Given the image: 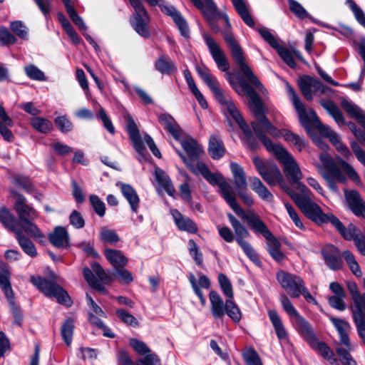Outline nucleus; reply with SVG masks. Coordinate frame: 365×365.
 Instances as JSON below:
<instances>
[{
  "instance_id": "1",
  "label": "nucleus",
  "mask_w": 365,
  "mask_h": 365,
  "mask_svg": "<svg viewBox=\"0 0 365 365\" xmlns=\"http://www.w3.org/2000/svg\"><path fill=\"white\" fill-rule=\"evenodd\" d=\"M319 160L321 164H317L316 167L332 191H337L336 182H346L344 174L356 183L360 182L354 168L341 158H336L334 161L329 154L323 153L319 155Z\"/></svg>"
},
{
  "instance_id": "2",
  "label": "nucleus",
  "mask_w": 365,
  "mask_h": 365,
  "mask_svg": "<svg viewBox=\"0 0 365 365\" xmlns=\"http://www.w3.org/2000/svg\"><path fill=\"white\" fill-rule=\"evenodd\" d=\"M255 134L263 143L267 150L273 153L282 165L284 175L289 181L294 184V182L300 180L302 173L294 158L279 144H275L266 138L259 130L256 124H253Z\"/></svg>"
},
{
  "instance_id": "3",
  "label": "nucleus",
  "mask_w": 365,
  "mask_h": 365,
  "mask_svg": "<svg viewBox=\"0 0 365 365\" xmlns=\"http://www.w3.org/2000/svg\"><path fill=\"white\" fill-rule=\"evenodd\" d=\"M176 152L193 173H200L211 185L218 186L220 194L230 207L237 202L236 193L232 186L220 173H211L207 166L201 161H197L196 165H192L179 150H176Z\"/></svg>"
},
{
  "instance_id": "4",
  "label": "nucleus",
  "mask_w": 365,
  "mask_h": 365,
  "mask_svg": "<svg viewBox=\"0 0 365 365\" xmlns=\"http://www.w3.org/2000/svg\"><path fill=\"white\" fill-rule=\"evenodd\" d=\"M242 87L243 91L247 92V96L249 98L251 109L258 120V122H252V127L253 130L255 131L253 124H256L259 130L266 138L267 137L264 133V129L274 138L281 137L282 134V130H280L277 129L266 118L264 113L262 103L257 92L251 86H249L244 82L242 83Z\"/></svg>"
},
{
  "instance_id": "5",
  "label": "nucleus",
  "mask_w": 365,
  "mask_h": 365,
  "mask_svg": "<svg viewBox=\"0 0 365 365\" xmlns=\"http://www.w3.org/2000/svg\"><path fill=\"white\" fill-rule=\"evenodd\" d=\"M222 35L242 73L250 83L260 89L262 84L255 76L250 67L245 63L242 50L235 38L232 33L230 31H224Z\"/></svg>"
},
{
  "instance_id": "6",
  "label": "nucleus",
  "mask_w": 365,
  "mask_h": 365,
  "mask_svg": "<svg viewBox=\"0 0 365 365\" xmlns=\"http://www.w3.org/2000/svg\"><path fill=\"white\" fill-rule=\"evenodd\" d=\"M287 93L297 112L302 125L304 127H307L311 120H316V126L319 132L322 135L329 138V135H331V134L334 132V130H332L329 126L325 125L319 122L314 110H310L309 112L306 110L304 104L302 103L299 96L290 86H287Z\"/></svg>"
},
{
  "instance_id": "7",
  "label": "nucleus",
  "mask_w": 365,
  "mask_h": 365,
  "mask_svg": "<svg viewBox=\"0 0 365 365\" xmlns=\"http://www.w3.org/2000/svg\"><path fill=\"white\" fill-rule=\"evenodd\" d=\"M257 31L262 38L274 49L276 50L280 58L286 63L289 67L295 68L296 63L293 57V54L300 60H302V57L300 52L293 48L290 51L287 48L279 44L277 38L274 34L266 27L258 28Z\"/></svg>"
},
{
  "instance_id": "8",
  "label": "nucleus",
  "mask_w": 365,
  "mask_h": 365,
  "mask_svg": "<svg viewBox=\"0 0 365 365\" xmlns=\"http://www.w3.org/2000/svg\"><path fill=\"white\" fill-rule=\"evenodd\" d=\"M31 282L46 296L54 297L58 302L67 307L71 306V301L68 293L56 283L40 277H31Z\"/></svg>"
},
{
  "instance_id": "9",
  "label": "nucleus",
  "mask_w": 365,
  "mask_h": 365,
  "mask_svg": "<svg viewBox=\"0 0 365 365\" xmlns=\"http://www.w3.org/2000/svg\"><path fill=\"white\" fill-rule=\"evenodd\" d=\"M287 193L295 202L302 212L310 220L321 225L325 215L320 207L311 200L310 197H299L291 188H286Z\"/></svg>"
},
{
  "instance_id": "10",
  "label": "nucleus",
  "mask_w": 365,
  "mask_h": 365,
  "mask_svg": "<svg viewBox=\"0 0 365 365\" xmlns=\"http://www.w3.org/2000/svg\"><path fill=\"white\" fill-rule=\"evenodd\" d=\"M253 163L262 179L269 185L274 186L279 184L284 187V180L278 167L272 162H264L259 157H254Z\"/></svg>"
},
{
  "instance_id": "11",
  "label": "nucleus",
  "mask_w": 365,
  "mask_h": 365,
  "mask_svg": "<svg viewBox=\"0 0 365 365\" xmlns=\"http://www.w3.org/2000/svg\"><path fill=\"white\" fill-rule=\"evenodd\" d=\"M11 274L8 269L0 267V287L9 302L11 312L14 318V323L20 326L23 316L20 307L16 304L14 294L11 282Z\"/></svg>"
},
{
  "instance_id": "12",
  "label": "nucleus",
  "mask_w": 365,
  "mask_h": 365,
  "mask_svg": "<svg viewBox=\"0 0 365 365\" xmlns=\"http://www.w3.org/2000/svg\"><path fill=\"white\" fill-rule=\"evenodd\" d=\"M135 11V14L131 17L130 23L135 31L143 37L149 36L147 28L148 15L140 0H129ZM151 5L158 4L161 0H146Z\"/></svg>"
},
{
  "instance_id": "13",
  "label": "nucleus",
  "mask_w": 365,
  "mask_h": 365,
  "mask_svg": "<svg viewBox=\"0 0 365 365\" xmlns=\"http://www.w3.org/2000/svg\"><path fill=\"white\" fill-rule=\"evenodd\" d=\"M231 208L239 217L247 222L254 232L261 234L266 240L272 237L273 235L269 230L267 225L255 212L250 210L247 212L244 211L237 202Z\"/></svg>"
},
{
  "instance_id": "14",
  "label": "nucleus",
  "mask_w": 365,
  "mask_h": 365,
  "mask_svg": "<svg viewBox=\"0 0 365 365\" xmlns=\"http://www.w3.org/2000/svg\"><path fill=\"white\" fill-rule=\"evenodd\" d=\"M276 277L279 284L290 297L297 298L301 295L305 284L299 276L280 270Z\"/></svg>"
},
{
  "instance_id": "15",
  "label": "nucleus",
  "mask_w": 365,
  "mask_h": 365,
  "mask_svg": "<svg viewBox=\"0 0 365 365\" xmlns=\"http://www.w3.org/2000/svg\"><path fill=\"white\" fill-rule=\"evenodd\" d=\"M215 97L221 105L225 115L230 116L238 124L242 131L248 133V125L240 113L232 98L225 95L222 91L216 94Z\"/></svg>"
},
{
  "instance_id": "16",
  "label": "nucleus",
  "mask_w": 365,
  "mask_h": 365,
  "mask_svg": "<svg viewBox=\"0 0 365 365\" xmlns=\"http://www.w3.org/2000/svg\"><path fill=\"white\" fill-rule=\"evenodd\" d=\"M203 39L218 68L222 71H227L230 68V65L223 51L209 34H204Z\"/></svg>"
},
{
  "instance_id": "17",
  "label": "nucleus",
  "mask_w": 365,
  "mask_h": 365,
  "mask_svg": "<svg viewBox=\"0 0 365 365\" xmlns=\"http://www.w3.org/2000/svg\"><path fill=\"white\" fill-rule=\"evenodd\" d=\"M322 255L325 264L332 270L340 269L343 265L342 254L339 250L332 245H327L322 250Z\"/></svg>"
},
{
  "instance_id": "18",
  "label": "nucleus",
  "mask_w": 365,
  "mask_h": 365,
  "mask_svg": "<svg viewBox=\"0 0 365 365\" xmlns=\"http://www.w3.org/2000/svg\"><path fill=\"white\" fill-rule=\"evenodd\" d=\"M179 141L186 152L187 158L181 151L180 152L192 165H196V163L198 161L197 158L203 153L202 147L191 137H186L183 139L180 138Z\"/></svg>"
},
{
  "instance_id": "19",
  "label": "nucleus",
  "mask_w": 365,
  "mask_h": 365,
  "mask_svg": "<svg viewBox=\"0 0 365 365\" xmlns=\"http://www.w3.org/2000/svg\"><path fill=\"white\" fill-rule=\"evenodd\" d=\"M14 209L21 222L27 220H34L38 217L36 210L26 203V198L23 195H19L17 196L14 204Z\"/></svg>"
},
{
  "instance_id": "20",
  "label": "nucleus",
  "mask_w": 365,
  "mask_h": 365,
  "mask_svg": "<svg viewBox=\"0 0 365 365\" xmlns=\"http://www.w3.org/2000/svg\"><path fill=\"white\" fill-rule=\"evenodd\" d=\"M329 320L331 322L339 334L341 344L345 346V347L350 348L351 341L349 334L351 330V327L349 322L345 319L334 317H329Z\"/></svg>"
},
{
  "instance_id": "21",
  "label": "nucleus",
  "mask_w": 365,
  "mask_h": 365,
  "mask_svg": "<svg viewBox=\"0 0 365 365\" xmlns=\"http://www.w3.org/2000/svg\"><path fill=\"white\" fill-rule=\"evenodd\" d=\"M161 9L164 14L173 19L181 35L188 38L190 37V29L187 23L175 8L172 6H164Z\"/></svg>"
},
{
  "instance_id": "22",
  "label": "nucleus",
  "mask_w": 365,
  "mask_h": 365,
  "mask_svg": "<svg viewBox=\"0 0 365 365\" xmlns=\"http://www.w3.org/2000/svg\"><path fill=\"white\" fill-rule=\"evenodd\" d=\"M345 196L352 212L356 216L365 218V202L361 200L359 193L356 190L345 191Z\"/></svg>"
},
{
  "instance_id": "23",
  "label": "nucleus",
  "mask_w": 365,
  "mask_h": 365,
  "mask_svg": "<svg viewBox=\"0 0 365 365\" xmlns=\"http://www.w3.org/2000/svg\"><path fill=\"white\" fill-rule=\"evenodd\" d=\"M293 323L297 331L309 344L317 338L312 325L302 315L293 319Z\"/></svg>"
},
{
  "instance_id": "24",
  "label": "nucleus",
  "mask_w": 365,
  "mask_h": 365,
  "mask_svg": "<svg viewBox=\"0 0 365 365\" xmlns=\"http://www.w3.org/2000/svg\"><path fill=\"white\" fill-rule=\"evenodd\" d=\"M170 213L174 219L176 226L179 230L192 234L196 233L197 232V225L190 218L183 216L176 209L171 210Z\"/></svg>"
},
{
  "instance_id": "25",
  "label": "nucleus",
  "mask_w": 365,
  "mask_h": 365,
  "mask_svg": "<svg viewBox=\"0 0 365 365\" xmlns=\"http://www.w3.org/2000/svg\"><path fill=\"white\" fill-rule=\"evenodd\" d=\"M192 1L202 11L208 23L219 19L220 14L212 0H192Z\"/></svg>"
},
{
  "instance_id": "26",
  "label": "nucleus",
  "mask_w": 365,
  "mask_h": 365,
  "mask_svg": "<svg viewBox=\"0 0 365 365\" xmlns=\"http://www.w3.org/2000/svg\"><path fill=\"white\" fill-rule=\"evenodd\" d=\"M196 71L199 76L211 90L214 96L222 91L217 78L211 74L207 67L205 66H197Z\"/></svg>"
},
{
  "instance_id": "27",
  "label": "nucleus",
  "mask_w": 365,
  "mask_h": 365,
  "mask_svg": "<svg viewBox=\"0 0 365 365\" xmlns=\"http://www.w3.org/2000/svg\"><path fill=\"white\" fill-rule=\"evenodd\" d=\"M13 125V120L7 115L4 108L0 104V134L7 142H12L14 140V135L9 129Z\"/></svg>"
},
{
  "instance_id": "28",
  "label": "nucleus",
  "mask_w": 365,
  "mask_h": 365,
  "mask_svg": "<svg viewBox=\"0 0 365 365\" xmlns=\"http://www.w3.org/2000/svg\"><path fill=\"white\" fill-rule=\"evenodd\" d=\"M309 346L315 350V351L326 359L330 364L339 365L338 360L334 356V351L324 341H319L317 338L313 340Z\"/></svg>"
},
{
  "instance_id": "29",
  "label": "nucleus",
  "mask_w": 365,
  "mask_h": 365,
  "mask_svg": "<svg viewBox=\"0 0 365 365\" xmlns=\"http://www.w3.org/2000/svg\"><path fill=\"white\" fill-rule=\"evenodd\" d=\"M158 121L175 140H180L181 129L171 115L161 114L158 116Z\"/></svg>"
},
{
  "instance_id": "30",
  "label": "nucleus",
  "mask_w": 365,
  "mask_h": 365,
  "mask_svg": "<svg viewBox=\"0 0 365 365\" xmlns=\"http://www.w3.org/2000/svg\"><path fill=\"white\" fill-rule=\"evenodd\" d=\"M51 243L58 248L67 247L69 245V235L65 227L58 226L48 236Z\"/></svg>"
},
{
  "instance_id": "31",
  "label": "nucleus",
  "mask_w": 365,
  "mask_h": 365,
  "mask_svg": "<svg viewBox=\"0 0 365 365\" xmlns=\"http://www.w3.org/2000/svg\"><path fill=\"white\" fill-rule=\"evenodd\" d=\"M121 192L128 202L133 212H137L139 208L140 198L136 190L130 185L119 183Z\"/></svg>"
},
{
  "instance_id": "32",
  "label": "nucleus",
  "mask_w": 365,
  "mask_h": 365,
  "mask_svg": "<svg viewBox=\"0 0 365 365\" xmlns=\"http://www.w3.org/2000/svg\"><path fill=\"white\" fill-rule=\"evenodd\" d=\"M210 301V309L212 316L215 319H220L225 314V303L220 296V294L215 291H210L209 294Z\"/></svg>"
},
{
  "instance_id": "33",
  "label": "nucleus",
  "mask_w": 365,
  "mask_h": 365,
  "mask_svg": "<svg viewBox=\"0 0 365 365\" xmlns=\"http://www.w3.org/2000/svg\"><path fill=\"white\" fill-rule=\"evenodd\" d=\"M342 108L365 129V114L364 111L355 103L348 100L341 101Z\"/></svg>"
},
{
  "instance_id": "34",
  "label": "nucleus",
  "mask_w": 365,
  "mask_h": 365,
  "mask_svg": "<svg viewBox=\"0 0 365 365\" xmlns=\"http://www.w3.org/2000/svg\"><path fill=\"white\" fill-rule=\"evenodd\" d=\"M342 108L365 129V114L364 111L355 103L348 100L341 101Z\"/></svg>"
},
{
  "instance_id": "35",
  "label": "nucleus",
  "mask_w": 365,
  "mask_h": 365,
  "mask_svg": "<svg viewBox=\"0 0 365 365\" xmlns=\"http://www.w3.org/2000/svg\"><path fill=\"white\" fill-rule=\"evenodd\" d=\"M208 153L213 159H220L225 155V148L219 135L213 134L210 136L208 145Z\"/></svg>"
},
{
  "instance_id": "36",
  "label": "nucleus",
  "mask_w": 365,
  "mask_h": 365,
  "mask_svg": "<svg viewBox=\"0 0 365 365\" xmlns=\"http://www.w3.org/2000/svg\"><path fill=\"white\" fill-rule=\"evenodd\" d=\"M251 189L257 194L263 200L271 202L273 200V195L268 190L263 182L257 177L249 178Z\"/></svg>"
},
{
  "instance_id": "37",
  "label": "nucleus",
  "mask_w": 365,
  "mask_h": 365,
  "mask_svg": "<svg viewBox=\"0 0 365 365\" xmlns=\"http://www.w3.org/2000/svg\"><path fill=\"white\" fill-rule=\"evenodd\" d=\"M105 256L115 269L125 267L128 263V259L120 250L107 249L105 250Z\"/></svg>"
},
{
  "instance_id": "38",
  "label": "nucleus",
  "mask_w": 365,
  "mask_h": 365,
  "mask_svg": "<svg viewBox=\"0 0 365 365\" xmlns=\"http://www.w3.org/2000/svg\"><path fill=\"white\" fill-rule=\"evenodd\" d=\"M268 316L269 320L274 329L277 336L279 340H284L287 339V332L282 324V322L278 314V313L274 310L268 311Z\"/></svg>"
},
{
  "instance_id": "39",
  "label": "nucleus",
  "mask_w": 365,
  "mask_h": 365,
  "mask_svg": "<svg viewBox=\"0 0 365 365\" xmlns=\"http://www.w3.org/2000/svg\"><path fill=\"white\" fill-rule=\"evenodd\" d=\"M185 78L186 80V82L188 85L189 88L190 89L192 94L196 98L197 101L201 106L202 108H207V103L206 100L205 99L203 95L201 93L198 88L197 87L195 81L193 78L192 77L191 73L189 70L185 69L183 71Z\"/></svg>"
},
{
  "instance_id": "40",
  "label": "nucleus",
  "mask_w": 365,
  "mask_h": 365,
  "mask_svg": "<svg viewBox=\"0 0 365 365\" xmlns=\"http://www.w3.org/2000/svg\"><path fill=\"white\" fill-rule=\"evenodd\" d=\"M155 180L159 185L170 195L173 196L175 190L168 175L160 168H156L155 171Z\"/></svg>"
},
{
  "instance_id": "41",
  "label": "nucleus",
  "mask_w": 365,
  "mask_h": 365,
  "mask_svg": "<svg viewBox=\"0 0 365 365\" xmlns=\"http://www.w3.org/2000/svg\"><path fill=\"white\" fill-rule=\"evenodd\" d=\"M321 105L339 126L345 125V120L341 111L333 101L329 100L322 101Z\"/></svg>"
},
{
  "instance_id": "42",
  "label": "nucleus",
  "mask_w": 365,
  "mask_h": 365,
  "mask_svg": "<svg viewBox=\"0 0 365 365\" xmlns=\"http://www.w3.org/2000/svg\"><path fill=\"white\" fill-rule=\"evenodd\" d=\"M230 169L233 175L235 184L237 190L247 189V180L243 168L237 163H231Z\"/></svg>"
},
{
  "instance_id": "43",
  "label": "nucleus",
  "mask_w": 365,
  "mask_h": 365,
  "mask_svg": "<svg viewBox=\"0 0 365 365\" xmlns=\"http://www.w3.org/2000/svg\"><path fill=\"white\" fill-rule=\"evenodd\" d=\"M228 220L235 231L236 242L243 240L250 236V232L245 226L242 224L233 215H227Z\"/></svg>"
},
{
  "instance_id": "44",
  "label": "nucleus",
  "mask_w": 365,
  "mask_h": 365,
  "mask_svg": "<svg viewBox=\"0 0 365 365\" xmlns=\"http://www.w3.org/2000/svg\"><path fill=\"white\" fill-rule=\"evenodd\" d=\"M0 222L6 228L14 233L21 230L17 227L18 222L14 215L6 207H2L0 210Z\"/></svg>"
},
{
  "instance_id": "45",
  "label": "nucleus",
  "mask_w": 365,
  "mask_h": 365,
  "mask_svg": "<svg viewBox=\"0 0 365 365\" xmlns=\"http://www.w3.org/2000/svg\"><path fill=\"white\" fill-rule=\"evenodd\" d=\"M232 4L237 14L240 16L243 21L250 27L255 26V21L251 16L247 7L243 0H232Z\"/></svg>"
},
{
  "instance_id": "46",
  "label": "nucleus",
  "mask_w": 365,
  "mask_h": 365,
  "mask_svg": "<svg viewBox=\"0 0 365 365\" xmlns=\"http://www.w3.org/2000/svg\"><path fill=\"white\" fill-rule=\"evenodd\" d=\"M16 239L24 252L31 257H35L37 252L34 243L26 237L23 235L21 230L16 233Z\"/></svg>"
},
{
  "instance_id": "47",
  "label": "nucleus",
  "mask_w": 365,
  "mask_h": 365,
  "mask_svg": "<svg viewBox=\"0 0 365 365\" xmlns=\"http://www.w3.org/2000/svg\"><path fill=\"white\" fill-rule=\"evenodd\" d=\"M267 250L272 257L277 262L283 260L284 256L280 250V243L277 241L276 237L272 235V237L267 240Z\"/></svg>"
},
{
  "instance_id": "48",
  "label": "nucleus",
  "mask_w": 365,
  "mask_h": 365,
  "mask_svg": "<svg viewBox=\"0 0 365 365\" xmlns=\"http://www.w3.org/2000/svg\"><path fill=\"white\" fill-rule=\"evenodd\" d=\"M32 127L41 133H48L53 130V125L51 120L41 117H34L31 118Z\"/></svg>"
},
{
  "instance_id": "49",
  "label": "nucleus",
  "mask_w": 365,
  "mask_h": 365,
  "mask_svg": "<svg viewBox=\"0 0 365 365\" xmlns=\"http://www.w3.org/2000/svg\"><path fill=\"white\" fill-rule=\"evenodd\" d=\"M342 257L352 274L356 277H361L362 276V271L354 255L349 250H345L342 252Z\"/></svg>"
},
{
  "instance_id": "50",
  "label": "nucleus",
  "mask_w": 365,
  "mask_h": 365,
  "mask_svg": "<svg viewBox=\"0 0 365 365\" xmlns=\"http://www.w3.org/2000/svg\"><path fill=\"white\" fill-rule=\"evenodd\" d=\"M155 67L162 74H171L177 71L175 64L167 60L165 56H161L156 61Z\"/></svg>"
},
{
  "instance_id": "51",
  "label": "nucleus",
  "mask_w": 365,
  "mask_h": 365,
  "mask_svg": "<svg viewBox=\"0 0 365 365\" xmlns=\"http://www.w3.org/2000/svg\"><path fill=\"white\" fill-rule=\"evenodd\" d=\"M289 143L293 144L299 151H302L306 147L304 140L297 134L288 130H282V136Z\"/></svg>"
},
{
  "instance_id": "52",
  "label": "nucleus",
  "mask_w": 365,
  "mask_h": 365,
  "mask_svg": "<svg viewBox=\"0 0 365 365\" xmlns=\"http://www.w3.org/2000/svg\"><path fill=\"white\" fill-rule=\"evenodd\" d=\"M74 331V321L71 318L67 319L61 327V336L67 346H70Z\"/></svg>"
},
{
  "instance_id": "53",
  "label": "nucleus",
  "mask_w": 365,
  "mask_h": 365,
  "mask_svg": "<svg viewBox=\"0 0 365 365\" xmlns=\"http://www.w3.org/2000/svg\"><path fill=\"white\" fill-rule=\"evenodd\" d=\"M237 243L252 262H253L258 267L262 265V262L259 259L257 254L256 253L252 246L247 241L243 240H240V242H237Z\"/></svg>"
},
{
  "instance_id": "54",
  "label": "nucleus",
  "mask_w": 365,
  "mask_h": 365,
  "mask_svg": "<svg viewBox=\"0 0 365 365\" xmlns=\"http://www.w3.org/2000/svg\"><path fill=\"white\" fill-rule=\"evenodd\" d=\"M237 243L252 262H253L258 267L262 265V262L259 259L257 254L256 253L252 246L247 241L243 240H240V242H237Z\"/></svg>"
},
{
  "instance_id": "55",
  "label": "nucleus",
  "mask_w": 365,
  "mask_h": 365,
  "mask_svg": "<svg viewBox=\"0 0 365 365\" xmlns=\"http://www.w3.org/2000/svg\"><path fill=\"white\" fill-rule=\"evenodd\" d=\"M21 228L26 234L37 240L41 241L45 237L38 227L33 223L31 220H27L21 222Z\"/></svg>"
},
{
  "instance_id": "56",
  "label": "nucleus",
  "mask_w": 365,
  "mask_h": 365,
  "mask_svg": "<svg viewBox=\"0 0 365 365\" xmlns=\"http://www.w3.org/2000/svg\"><path fill=\"white\" fill-rule=\"evenodd\" d=\"M225 314L235 322H240L242 318V314L239 307L232 299H227L225 302Z\"/></svg>"
},
{
  "instance_id": "57",
  "label": "nucleus",
  "mask_w": 365,
  "mask_h": 365,
  "mask_svg": "<svg viewBox=\"0 0 365 365\" xmlns=\"http://www.w3.org/2000/svg\"><path fill=\"white\" fill-rule=\"evenodd\" d=\"M353 322L356 326L357 334L362 342L365 344V314L354 312Z\"/></svg>"
},
{
  "instance_id": "58",
  "label": "nucleus",
  "mask_w": 365,
  "mask_h": 365,
  "mask_svg": "<svg viewBox=\"0 0 365 365\" xmlns=\"http://www.w3.org/2000/svg\"><path fill=\"white\" fill-rule=\"evenodd\" d=\"M24 71L30 79L39 81L46 80L44 73L34 64L26 66Z\"/></svg>"
},
{
  "instance_id": "59",
  "label": "nucleus",
  "mask_w": 365,
  "mask_h": 365,
  "mask_svg": "<svg viewBox=\"0 0 365 365\" xmlns=\"http://www.w3.org/2000/svg\"><path fill=\"white\" fill-rule=\"evenodd\" d=\"M100 238L103 242L110 245H114L120 240L119 236L115 230L106 227L101 228Z\"/></svg>"
},
{
  "instance_id": "60",
  "label": "nucleus",
  "mask_w": 365,
  "mask_h": 365,
  "mask_svg": "<svg viewBox=\"0 0 365 365\" xmlns=\"http://www.w3.org/2000/svg\"><path fill=\"white\" fill-rule=\"evenodd\" d=\"M218 282L223 294L229 298L228 299H232L234 297L232 286L227 277L222 273L220 274Z\"/></svg>"
},
{
  "instance_id": "61",
  "label": "nucleus",
  "mask_w": 365,
  "mask_h": 365,
  "mask_svg": "<svg viewBox=\"0 0 365 365\" xmlns=\"http://www.w3.org/2000/svg\"><path fill=\"white\" fill-rule=\"evenodd\" d=\"M353 347L351 344L350 348H341L339 347L336 349V353L340 357L343 365H356V362L353 359L350 354V351H352Z\"/></svg>"
},
{
  "instance_id": "62",
  "label": "nucleus",
  "mask_w": 365,
  "mask_h": 365,
  "mask_svg": "<svg viewBox=\"0 0 365 365\" xmlns=\"http://www.w3.org/2000/svg\"><path fill=\"white\" fill-rule=\"evenodd\" d=\"M279 301L283 309L292 319H294L298 315H299V312L294 308L291 301L285 294H281Z\"/></svg>"
},
{
  "instance_id": "63",
  "label": "nucleus",
  "mask_w": 365,
  "mask_h": 365,
  "mask_svg": "<svg viewBox=\"0 0 365 365\" xmlns=\"http://www.w3.org/2000/svg\"><path fill=\"white\" fill-rule=\"evenodd\" d=\"M346 4L354 15L356 21L365 27V14L354 0H346Z\"/></svg>"
},
{
  "instance_id": "64",
  "label": "nucleus",
  "mask_w": 365,
  "mask_h": 365,
  "mask_svg": "<svg viewBox=\"0 0 365 365\" xmlns=\"http://www.w3.org/2000/svg\"><path fill=\"white\" fill-rule=\"evenodd\" d=\"M115 314L122 322L129 326L136 327L139 325L136 318L123 309H116Z\"/></svg>"
}]
</instances>
